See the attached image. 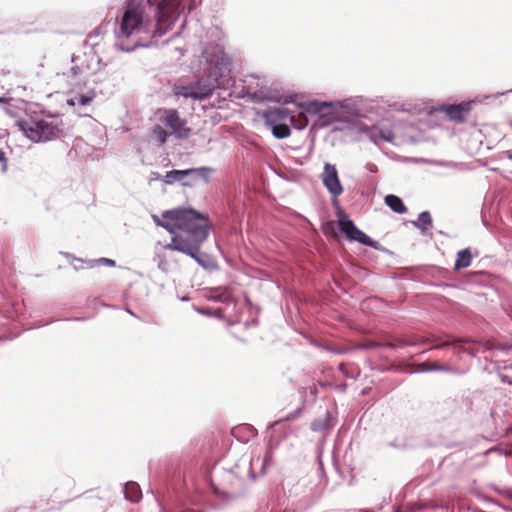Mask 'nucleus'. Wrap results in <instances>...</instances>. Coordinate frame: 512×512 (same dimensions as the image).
<instances>
[{
  "label": "nucleus",
  "mask_w": 512,
  "mask_h": 512,
  "mask_svg": "<svg viewBox=\"0 0 512 512\" xmlns=\"http://www.w3.org/2000/svg\"><path fill=\"white\" fill-rule=\"evenodd\" d=\"M147 0L146 6L153 13L155 23L153 26L148 24V20L140 5L136 4L133 0H127L124 12L121 16L118 29L116 33L115 48L122 52H132L137 47H150L157 44V40L162 37L174 25L177 19L161 34L156 35V30L159 28L157 17L154 11L153 4Z\"/></svg>",
  "instance_id": "nucleus-1"
},
{
  "label": "nucleus",
  "mask_w": 512,
  "mask_h": 512,
  "mask_svg": "<svg viewBox=\"0 0 512 512\" xmlns=\"http://www.w3.org/2000/svg\"><path fill=\"white\" fill-rule=\"evenodd\" d=\"M202 57L210 67L206 77L192 83L196 100L206 99L216 88L226 85L231 73V59L220 44H206L202 50Z\"/></svg>",
  "instance_id": "nucleus-2"
},
{
  "label": "nucleus",
  "mask_w": 512,
  "mask_h": 512,
  "mask_svg": "<svg viewBox=\"0 0 512 512\" xmlns=\"http://www.w3.org/2000/svg\"><path fill=\"white\" fill-rule=\"evenodd\" d=\"M209 227V217L204 214L187 233L172 236L171 242L166 244L164 249L183 253L204 269H213L216 267L215 260L201 252V246L209 235Z\"/></svg>",
  "instance_id": "nucleus-3"
},
{
  "label": "nucleus",
  "mask_w": 512,
  "mask_h": 512,
  "mask_svg": "<svg viewBox=\"0 0 512 512\" xmlns=\"http://www.w3.org/2000/svg\"><path fill=\"white\" fill-rule=\"evenodd\" d=\"M21 131L33 142H46L59 137L62 132L60 115L40 111L17 121Z\"/></svg>",
  "instance_id": "nucleus-4"
},
{
  "label": "nucleus",
  "mask_w": 512,
  "mask_h": 512,
  "mask_svg": "<svg viewBox=\"0 0 512 512\" xmlns=\"http://www.w3.org/2000/svg\"><path fill=\"white\" fill-rule=\"evenodd\" d=\"M203 215L204 213L193 208L178 207L165 210L162 213L163 219L155 214L152 215V219L157 226L164 228L174 236L187 233Z\"/></svg>",
  "instance_id": "nucleus-5"
},
{
  "label": "nucleus",
  "mask_w": 512,
  "mask_h": 512,
  "mask_svg": "<svg viewBox=\"0 0 512 512\" xmlns=\"http://www.w3.org/2000/svg\"><path fill=\"white\" fill-rule=\"evenodd\" d=\"M153 4L159 28L156 35L163 34L167 28L187 10L188 13L196 9L197 0H150Z\"/></svg>",
  "instance_id": "nucleus-6"
},
{
  "label": "nucleus",
  "mask_w": 512,
  "mask_h": 512,
  "mask_svg": "<svg viewBox=\"0 0 512 512\" xmlns=\"http://www.w3.org/2000/svg\"><path fill=\"white\" fill-rule=\"evenodd\" d=\"M153 4L159 28L156 35L163 34L167 28L187 10L188 13L196 9L197 0H150Z\"/></svg>",
  "instance_id": "nucleus-7"
},
{
  "label": "nucleus",
  "mask_w": 512,
  "mask_h": 512,
  "mask_svg": "<svg viewBox=\"0 0 512 512\" xmlns=\"http://www.w3.org/2000/svg\"><path fill=\"white\" fill-rule=\"evenodd\" d=\"M305 113L319 117L321 126H328L333 122L341 121L338 101L309 100L297 103Z\"/></svg>",
  "instance_id": "nucleus-8"
},
{
  "label": "nucleus",
  "mask_w": 512,
  "mask_h": 512,
  "mask_svg": "<svg viewBox=\"0 0 512 512\" xmlns=\"http://www.w3.org/2000/svg\"><path fill=\"white\" fill-rule=\"evenodd\" d=\"M214 171V168L208 166L188 168L184 170H170L164 175L163 182L167 185L180 182L184 187H193L194 181L197 179H202L205 183H208L210 181V174Z\"/></svg>",
  "instance_id": "nucleus-9"
},
{
  "label": "nucleus",
  "mask_w": 512,
  "mask_h": 512,
  "mask_svg": "<svg viewBox=\"0 0 512 512\" xmlns=\"http://www.w3.org/2000/svg\"><path fill=\"white\" fill-rule=\"evenodd\" d=\"M89 63L85 54L72 55L70 68L62 73L69 87L74 89H84L87 87L89 76Z\"/></svg>",
  "instance_id": "nucleus-10"
},
{
  "label": "nucleus",
  "mask_w": 512,
  "mask_h": 512,
  "mask_svg": "<svg viewBox=\"0 0 512 512\" xmlns=\"http://www.w3.org/2000/svg\"><path fill=\"white\" fill-rule=\"evenodd\" d=\"M511 92H512V88L507 91H504V92H497L494 94L477 96L474 99L469 100V101H462L457 104L443 105L441 110L446 113L447 117L450 120L455 121L457 123H464L466 121V117H467L468 113L472 109L473 104L484 103L490 99H497L498 97L503 96L507 93H511Z\"/></svg>",
  "instance_id": "nucleus-11"
},
{
  "label": "nucleus",
  "mask_w": 512,
  "mask_h": 512,
  "mask_svg": "<svg viewBox=\"0 0 512 512\" xmlns=\"http://www.w3.org/2000/svg\"><path fill=\"white\" fill-rule=\"evenodd\" d=\"M161 122L169 129L171 135L177 139H187L192 133V129L187 126V120L181 118L179 112L175 109H166L164 116L161 117Z\"/></svg>",
  "instance_id": "nucleus-12"
},
{
  "label": "nucleus",
  "mask_w": 512,
  "mask_h": 512,
  "mask_svg": "<svg viewBox=\"0 0 512 512\" xmlns=\"http://www.w3.org/2000/svg\"><path fill=\"white\" fill-rule=\"evenodd\" d=\"M323 186L329 192L333 204L338 205V197L342 195L344 189L341 184L338 171L334 164L326 162L323 167V172L320 175Z\"/></svg>",
  "instance_id": "nucleus-13"
},
{
  "label": "nucleus",
  "mask_w": 512,
  "mask_h": 512,
  "mask_svg": "<svg viewBox=\"0 0 512 512\" xmlns=\"http://www.w3.org/2000/svg\"><path fill=\"white\" fill-rule=\"evenodd\" d=\"M248 96L251 100L256 103L262 102H276V103H295V94H285L282 90L278 89H269V90H255L253 92H249Z\"/></svg>",
  "instance_id": "nucleus-14"
},
{
  "label": "nucleus",
  "mask_w": 512,
  "mask_h": 512,
  "mask_svg": "<svg viewBox=\"0 0 512 512\" xmlns=\"http://www.w3.org/2000/svg\"><path fill=\"white\" fill-rule=\"evenodd\" d=\"M71 96L66 100L67 105L74 108L88 106L97 96L95 88H84L81 90L70 87Z\"/></svg>",
  "instance_id": "nucleus-15"
},
{
  "label": "nucleus",
  "mask_w": 512,
  "mask_h": 512,
  "mask_svg": "<svg viewBox=\"0 0 512 512\" xmlns=\"http://www.w3.org/2000/svg\"><path fill=\"white\" fill-rule=\"evenodd\" d=\"M337 101L341 121H351L363 116V111L360 107L359 99L347 98Z\"/></svg>",
  "instance_id": "nucleus-16"
},
{
  "label": "nucleus",
  "mask_w": 512,
  "mask_h": 512,
  "mask_svg": "<svg viewBox=\"0 0 512 512\" xmlns=\"http://www.w3.org/2000/svg\"><path fill=\"white\" fill-rule=\"evenodd\" d=\"M338 215V225L340 232L349 240L355 241L357 235L361 231L342 210H339Z\"/></svg>",
  "instance_id": "nucleus-17"
},
{
  "label": "nucleus",
  "mask_w": 512,
  "mask_h": 512,
  "mask_svg": "<svg viewBox=\"0 0 512 512\" xmlns=\"http://www.w3.org/2000/svg\"><path fill=\"white\" fill-rule=\"evenodd\" d=\"M338 215V225L340 232L349 240L355 241L357 235L361 231L342 210H339Z\"/></svg>",
  "instance_id": "nucleus-18"
},
{
  "label": "nucleus",
  "mask_w": 512,
  "mask_h": 512,
  "mask_svg": "<svg viewBox=\"0 0 512 512\" xmlns=\"http://www.w3.org/2000/svg\"><path fill=\"white\" fill-rule=\"evenodd\" d=\"M61 254L63 256H65L67 259L71 260V264L73 265V268H74L75 271H79L80 270V267H78L77 265L73 264V262H75V261L76 262H81V263H86L89 268H93L96 265H100V264H104V265H107V266H110V267H115L116 266V262L113 259H110V258L101 257L99 259L83 260L81 258H77V257L73 256L71 253H68V252H61Z\"/></svg>",
  "instance_id": "nucleus-19"
},
{
  "label": "nucleus",
  "mask_w": 512,
  "mask_h": 512,
  "mask_svg": "<svg viewBox=\"0 0 512 512\" xmlns=\"http://www.w3.org/2000/svg\"><path fill=\"white\" fill-rule=\"evenodd\" d=\"M262 117L265 121V123H275V122H281L282 120H285L287 118H290V110L287 108L282 107H272L266 109Z\"/></svg>",
  "instance_id": "nucleus-20"
},
{
  "label": "nucleus",
  "mask_w": 512,
  "mask_h": 512,
  "mask_svg": "<svg viewBox=\"0 0 512 512\" xmlns=\"http://www.w3.org/2000/svg\"><path fill=\"white\" fill-rule=\"evenodd\" d=\"M411 224L420 231L422 235H428L429 230L433 227V219L429 211L419 213L416 220H412Z\"/></svg>",
  "instance_id": "nucleus-21"
},
{
  "label": "nucleus",
  "mask_w": 512,
  "mask_h": 512,
  "mask_svg": "<svg viewBox=\"0 0 512 512\" xmlns=\"http://www.w3.org/2000/svg\"><path fill=\"white\" fill-rule=\"evenodd\" d=\"M334 423L331 413L326 410L322 417L314 419L310 425V429L313 432H324L329 431L333 428Z\"/></svg>",
  "instance_id": "nucleus-22"
},
{
  "label": "nucleus",
  "mask_w": 512,
  "mask_h": 512,
  "mask_svg": "<svg viewBox=\"0 0 512 512\" xmlns=\"http://www.w3.org/2000/svg\"><path fill=\"white\" fill-rule=\"evenodd\" d=\"M429 341H430L429 339H425V340H421V341L417 342L414 340H407V339L401 338V337H394L390 341H383L382 345H383V348L397 349V348H404V347H408V346H415V345H418L421 343H427Z\"/></svg>",
  "instance_id": "nucleus-23"
},
{
  "label": "nucleus",
  "mask_w": 512,
  "mask_h": 512,
  "mask_svg": "<svg viewBox=\"0 0 512 512\" xmlns=\"http://www.w3.org/2000/svg\"><path fill=\"white\" fill-rule=\"evenodd\" d=\"M472 257L473 256L470 247L458 251L454 263V270L459 271L469 267L472 261Z\"/></svg>",
  "instance_id": "nucleus-24"
},
{
  "label": "nucleus",
  "mask_w": 512,
  "mask_h": 512,
  "mask_svg": "<svg viewBox=\"0 0 512 512\" xmlns=\"http://www.w3.org/2000/svg\"><path fill=\"white\" fill-rule=\"evenodd\" d=\"M123 492L125 499L133 503L138 502L142 497L140 486L134 481L126 482L123 487Z\"/></svg>",
  "instance_id": "nucleus-25"
},
{
  "label": "nucleus",
  "mask_w": 512,
  "mask_h": 512,
  "mask_svg": "<svg viewBox=\"0 0 512 512\" xmlns=\"http://www.w3.org/2000/svg\"><path fill=\"white\" fill-rule=\"evenodd\" d=\"M384 203L388 206L393 212L397 214H403L407 211V208L403 202V200L394 194H388L384 198Z\"/></svg>",
  "instance_id": "nucleus-26"
},
{
  "label": "nucleus",
  "mask_w": 512,
  "mask_h": 512,
  "mask_svg": "<svg viewBox=\"0 0 512 512\" xmlns=\"http://www.w3.org/2000/svg\"><path fill=\"white\" fill-rule=\"evenodd\" d=\"M265 125L271 129L272 135L276 139H285L291 134L290 126L286 123L275 122L265 123Z\"/></svg>",
  "instance_id": "nucleus-27"
},
{
  "label": "nucleus",
  "mask_w": 512,
  "mask_h": 512,
  "mask_svg": "<svg viewBox=\"0 0 512 512\" xmlns=\"http://www.w3.org/2000/svg\"><path fill=\"white\" fill-rule=\"evenodd\" d=\"M174 95L177 97H183L185 99L191 98L196 100V95L193 90L192 83L187 85H175L173 89Z\"/></svg>",
  "instance_id": "nucleus-28"
},
{
  "label": "nucleus",
  "mask_w": 512,
  "mask_h": 512,
  "mask_svg": "<svg viewBox=\"0 0 512 512\" xmlns=\"http://www.w3.org/2000/svg\"><path fill=\"white\" fill-rule=\"evenodd\" d=\"M355 242H358L364 246L371 247L373 249L379 250L381 248V245L378 241L372 239L370 236H368L366 233H364L362 230L357 235V238L355 239Z\"/></svg>",
  "instance_id": "nucleus-29"
},
{
  "label": "nucleus",
  "mask_w": 512,
  "mask_h": 512,
  "mask_svg": "<svg viewBox=\"0 0 512 512\" xmlns=\"http://www.w3.org/2000/svg\"><path fill=\"white\" fill-rule=\"evenodd\" d=\"M316 346L327 351V352L337 354V355L347 354L353 350L352 347H336V346H333L328 343H319V344H316Z\"/></svg>",
  "instance_id": "nucleus-30"
},
{
  "label": "nucleus",
  "mask_w": 512,
  "mask_h": 512,
  "mask_svg": "<svg viewBox=\"0 0 512 512\" xmlns=\"http://www.w3.org/2000/svg\"><path fill=\"white\" fill-rule=\"evenodd\" d=\"M152 134L155 137L158 146H163L167 142V138L170 135L164 128L160 125H155L152 129Z\"/></svg>",
  "instance_id": "nucleus-31"
},
{
  "label": "nucleus",
  "mask_w": 512,
  "mask_h": 512,
  "mask_svg": "<svg viewBox=\"0 0 512 512\" xmlns=\"http://www.w3.org/2000/svg\"><path fill=\"white\" fill-rule=\"evenodd\" d=\"M212 299L215 302L227 303V302H230V300L232 299V296L228 289H224V290L216 289L214 291Z\"/></svg>",
  "instance_id": "nucleus-32"
},
{
  "label": "nucleus",
  "mask_w": 512,
  "mask_h": 512,
  "mask_svg": "<svg viewBox=\"0 0 512 512\" xmlns=\"http://www.w3.org/2000/svg\"><path fill=\"white\" fill-rule=\"evenodd\" d=\"M352 348L359 350H370L375 348H383V345L382 342L369 340L362 343H358Z\"/></svg>",
  "instance_id": "nucleus-33"
},
{
  "label": "nucleus",
  "mask_w": 512,
  "mask_h": 512,
  "mask_svg": "<svg viewBox=\"0 0 512 512\" xmlns=\"http://www.w3.org/2000/svg\"><path fill=\"white\" fill-rule=\"evenodd\" d=\"M450 367L446 365H431L426 366L425 364H421L420 367L414 372H432V371H449Z\"/></svg>",
  "instance_id": "nucleus-34"
},
{
  "label": "nucleus",
  "mask_w": 512,
  "mask_h": 512,
  "mask_svg": "<svg viewBox=\"0 0 512 512\" xmlns=\"http://www.w3.org/2000/svg\"><path fill=\"white\" fill-rule=\"evenodd\" d=\"M338 370L347 378H350V379H353V380H356L359 375H360V371H357V372H350L346 369V365L345 363H340L339 366H338Z\"/></svg>",
  "instance_id": "nucleus-35"
},
{
  "label": "nucleus",
  "mask_w": 512,
  "mask_h": 512,
  "mask_svg": "<svg viewBox=\"0 0 512 512\" xmlns=\"http://www.w3.org/2000/svg\"><path fill=\"white\" fill-rule=\"evenodd\" d=\"M290 122H291V125L297 130H303L308 125V120L305 116L302 119H300L299 121H297L294 116H291Z\"/></svg>",
  "instance_id": "nucleus-36"
},
{
  "label": "nucleus",
  "mask_w": 512,
  "mask_h": 512,
  "mask_svg": "<svg viewBox=\"0 0 512 512\" xmlns=\"http://www.w3.org/2000/svg\"><path fill=\"white\" fill-rule=\"evenodd\" d=\"M0 164H1V172L5 173L8 169V159L6 157V153L0 148Z\"/></svg>",
  "instance_id": "nucleus-37"
},
{
  "label": "nucleus",
  "mask_w": 512,
  "mask_h": 512,
  "mask_svg": "<svg viewBox=\"0 0 512 512\" xmlns=\"http://www.w3.org/2000/svg\"><path fill=\"white\" fill-rule=\"evenodd\" d=\"M461 342H464L463 340H460V339H453V340H447V341H444V342H441V343H438L436 344L433 348L435 349H441V348H444V347H447V346H450L452 344H455V343H461Z\"/></svg>",
  "instance_id": "nucleus-38"
},
{
  "label": "nucleus",
  "mask_w": 512,
  "mask_h": 512,
  "mask_svg": "<svg viewBox=\"0 0 512 512\" xmlns=\"http://www.w3.org/2000/svg\"><path fill=\"white\" fill-rule=\"evenodd\" d=\"M380 135H381V138L387 142H392L393 137H394L393 133L389 130L381 131Z\"/></svg>",
  "instance_id": "nucleus-39"
},
{
  "label": "nucleus",
  "mask_w": 512,
  "mask_h": 512,
  "mask_svg": "<svg viewBox=\"0 0 512 512\" xmlns=\"http://www.w3.org/2000/svg\"><path fill=\"white\" fill-rule=\"evenodd\" d=\"M163 177L159 172H156V171H152L149 175V182H153V181H158V180H162L163 181Z\"/></svg>",
  "instance_id": "nucleus-40"
},
{
  "label": "nucleus",
  "mask_w": 512,
  "mask_h": 512,
  "mask_svg": "<svg viewBox=\"0 0 512 512\" xmlns=\"http://www.w3.org/2000/svg\"><path fill=\"white\" fill-rule=\"evenodd\" d=\"M365 169H366L369 173H373V174H376V173L378 172V167H377V165H376V164H374V163H371V162H369V163H367V164L365 165Z\"/></svg>",
  "instance_id": "nucleus-41"
},
{
  "label": "nucleus",
  "mask_w": 512,
  "mask_h": 512,
  "mask_svg": "<svg viewBox=\"0 0 512 512\" xmlns=\"http://www.w3.org/2000/svg\"><path fill=\"white\" fill-rule=\"evenodd\" d=\"M301 409H297L295 412L288 414L284 419L285 420H293L295 417L300 414Z\"/></svg>",
  "instance_id": "nucleus-42"
},
{
  "label": "nucleus",
  "mask_w": 512,
  "mask_h": 512,
  "mask_svg": "<svg viewBox=\"0 0 512 512\" xmlns=\"http://www.w3.org/2000/svg\"><path fill=\"white\" fill-rule=\"evenodd\" d=\"M438 165L440 166H444V167H454L456 164L453 163V162H446V161H437L436 162Z\"/></svg>",
  "instance_id": "nucleus-43"
},
{
  "label": "nucleus",
  "mask_w": 512,
  "mask_h": 512,
  "mask_svg": "<svg viewBox=\"0 0 512 512\" xmlns=\"http://www.w3.org/2000/svg\"><path fill=\"white\" fill-rule=\"evenodd\" d=\"M179 36H180V31H177V32H175V33L172 35V37H171V38H169V39L165 40V41L163 42V44H167V43H169L173 38H176V37H179Z\"/></svg>",
  "instance_id": "nucleus-44"
},
{
  "label": "nucleus",
  "mask_w": 512,
  "mask_h": 512,
  "mask_svg": "<svg viewBox=\"0 0 512 512\" xmlns=\"http://www.w3.org/2000/svg\"><path fill=\"white\" fill-rule=\"evenodd\" d=\"M247 429L249 430V432L251 433L252 436H255L256 435V430L255 428H253L252 426H247Z\"/></svg>",
  "instance_id": "nucleus-45"
},
{
  "label": "nucleus",
  "mask_w": 512,
  "mask_h": 512,
  "mask_svg": "<svg viewBox=\"0 0 512 512\" xmlns=\"http://www.w3.org/2000/svg\"><path fill=\"white\" fill-rule=\"evenodd\" d=\"M505 154H506L507 158L512 161V151L508 150L505 152Z\"/></svg>",
  "instance_id": "nucleus-46"
},
{
  "label": "nucleus",
  "mask_w": 512,
  "mask_h": 512,
  "mask_svg": "<svg viewBox=\"0 0 512 512\" xmlns=\"http://www.w3.org/2000/svg\"><path fill=\"white\" fill-rule=\"evenodd\" d=\"M47 324H48V322H39V323L36 325V327L45 326V325H47Z\"/></svg>",
  "instance_id": "nucleus-47"
},
{
  "label": "nucleus",
  "mask_w": 512,
  "mask_h": 512,
  "mask_svg": "<svg viewBox=\"0 0 512 512\" xmlns=\"http://www.w3.org/2000/svg\"><path fill=\"white\" fill-rule=\"evenodd\" d=\"M176 50H177V51H179V53H180L181 55H184V53H185V50H184V49H182V48H176Z\"/></svg>",
  "instance_id": "nucleus-48"
},
{
  "label": "nucleus",
  "mask_w": 512,
  "mask_h": 512,
  "mask_svg": "<svg viewBox=\"0 0 512 512\" xmlns=\"http://www.w3.org/2000/svg\"><path fill=\"white\" fill-rule=\"evenodd\" d=\"M8 101L5 97H0V103H6Z\"/></svg>",
  "instance_id": "nucleus-49"
},
{
  "label": "nucleus",
  "mask_w": 512,
  "mask_h": 512,
  "mask_svg": "<svg viewBox=\"0 0 512 512\" xmlns=\"http://www.w3.org/2000/svg\"><path fill=\"white\" fill-rule=\"evenodd\" d=\"M280 421H281V420H279V421H275V422L271 423L269 427H270V428H273V427H274V426H276Z\"/></svg>",
  "instance_id": "nucleus-50"
},
{
  "label": "nucleus",
  "mask_w": 512,
  "mask_h": 512,
  "mask_svg": "<svg viewBox=\"0 0 512 512\" xmlns=\"http://www.w3.org/2000/svg\"><path fill=\"white\" fill-rule=\"evenodd\" d=\"M461 351H462V352H464V353H468V354L473 355V354H472L468 349H466V348L461 349Z\"/></svg>",
  "instance_id": "nucleus-51"
},
{
  "label": "nucleus",
  "mask_w": 512,
  "mask_h": 512,
  "mask_svg": "<svg viewBox=\"0 0 512 512\" xmlns=\"http://www.w3.org/2000/svg\"><path fill=\"white\" fill-rule=\"evenodd\" d=\"M126 311H127L130 315L135 316V314H134V313L132 312V310H130L129 308H127V309H126Z\"/></svg>",
  "instance_id": "nucleus-52"
},
{
  "label": "nucleus",
  "mask_w": 512,
  "mask_h": 512,
  "mask_svg": "<svg viewBox=\"0 0 512 512\" xmlns=\"http://www.w3.org/2000/svg\"><path fill=\"white\" fill-rule=\"evenodd\" d=\"M360 512H373V511L370 509H362Z\"/></svg>",
  "instance_id": "nucleus-53"
},
{
  "label": "nucleus",
  "mask_w": 512,
  "mask_h": 512,
  "mask_svg": "<svg viewBox=\"0 0 512 512\" xmlns=\"http://www.w3.org/2000/svg\"><path fill=\"white\" fill-rule=\"evenodd\" d=\"M494 490H495L496 492H498V493H502V491H501L499 488H497V487H494Z\"/></svg>",
  "instance_id": "nucleus-54"
},
{
  "label": "nucleus",
  "mask_w": 512,
  "mask_h": 512,
  "mask_svg": "<svg viewBox=\"0 0 512 512\" xmlns=\"http://www.w3.org/2000/svg\"><path fill=\"white\" fill-rule=\"evenodd\" d=\"M186 24V20L183 21L182 25H181V28H183Z\"/></svg>",
  "instance_id": "nucleus-55"
},
{
  "label": "nucleus",
  "mask_w": 512,
  "mask_h": 512,
  "mask_svg": "<svg viewBox=\"0 0 512 512\" xmlns=\"http://www.w3.org/2000/svg\"><path fill=\"white\" fill-rule=\"evenodd\" d=\"M199 312L202 314H207V311L200 310Z\"/></svg>",
  "instance_id": "nucleus-56"
},
{
  "label": "nucleus",
  "mask_w": 512,
  "mask_h": 512,
  "mask_svg": "<svg viewBox=\"0 0 512 512\" xmlns=\"http://www.w3.org/2000/svg\"><path fill=\"white\" fill-rule=\"evenodd\" d=\"M508 124L510 125V127H512V120H510Z\"/></svg>",
  "instance_id": "nucleus-57"
},
{
  "label": "nucleus",
  "mask_w": 512,
  "mask_h": 512,
  "mask_svg": "<svg viewBox=\"0 0 512 512\" xmlns=\"http://www.w3.org/2000/svg\"><path fill=\"white\" fill-rule=\"evenodd\" d=\"M83 318L76 317L74 320H82Z\"/></svg>",
  "instance_id": "nucleus-58"
},
{
  "label": "nucleus",
  "mask_w": 512,
  "mask_h": 512,
  "mask_svg": "<svg viewBox=\"0 0 512 512\" xmlns=\"http://www.w3.org/2000/svg\"><path fill=\"white\" fill-rule=\"evenodd\" d=\"M193 512H204V511H202V510H198V511H193Z\"/></svg>",
  "instance_id": "nucleus-59"
}]
</instances>
